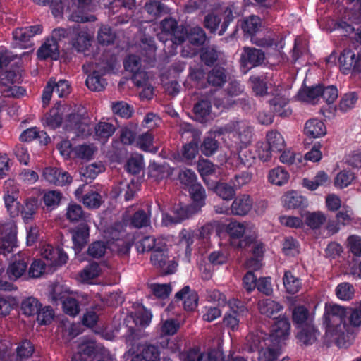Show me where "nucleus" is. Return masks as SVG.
<instances>
[{
  "mask_svg": "<svg viewBox=\"0 0 361 361\" xmlns=\"http://www.w3.org/2000/svg\"><path fill=\"white\" fill-rule=\"evenodd\" d=\"M63 114L68 115L64 124L67 130H73L78 136L85 137L90 135L92 127L90 118L82 116L81 112L77 114L71 112V107L68 106L58 104L52 109L44 118V125L53 129L58 128L61 123V116Z\"/></svg>",
  "mask_w": 361,
  "mask_h": 361,
  "instance_id": "obj_1",
  "label": "nucleus"
},
{
  "mask_svg": "<svg viewBox=\"0 0 361 361\" xmlns=\"http://www.w3.org/2000/svg\"><path fill=\"white\" fill-rule=\"evenodd\" d=\"M348 316V308L343 306L332 304L326 305L324 313V325L326 333L331 336H336L338 346H345L341 345V339L344 338V335L347 331V324L345 318Z\"/></svg>",
  "mask_w": 361,
  "mask_h": 361,
  "instance_id": "obj_2",
  "label": "nucleus"
},
{
  "mask_svg": "<svg viewBox=\"0 0 361 361\" xmlns=\"http://www.w3.org/2000/svg\"><path fill=\"white\" fill-rule=\"evenodd\" d=\"M212 131L215 136L231 135L235 143L243 146L250 144L252 137V127L245 120H232L223 126L214 128Z\"/></svg>",
  "mask_w": 361,
  "mask_h": 361,
  "instance_id": "obj_3",
  "label": "nucleus"
},
{
  "mask_svg": "<svg viewBox=\"0 0 361 361\" xmlns=\"http://www.w3.org/2000/svg\"><path fill=\"white\" fill-rule=\"evenodd\" d=\"M228 306L230 310L224 314L223 324L232 331H237L240 319L247 315L248 310L243 302L235 299L230 300Z\"/></svg>",
  "mask_w": 361,
  "mask_h": 361,
  "instance_id": "obj_4",
  "label": "nucleus"
},
{
  "mask_svg": "<svg viewBox=\"0 0 361 361\" xmlns=\"http://www.w3.org/2000/svg\"><path fill=\"white\" fill-rule=\"evenodd\" d=\"M226 231L231 238V245L235 247H246L255 240V236L247 235V228L244 223L231 221L226 226Z\"/></svg>",
  "mask_w": 361,
  "mask_h": 361,
  "instance_id": "obj_5",
  "label": "nucleus"
},
{
  "mask_svg": "<svg viewBox=\"0 0 361 361\" xmlns=\"http://www.w3.org/2000/svg\"><path fill=\"white\" fill-rule=\"evenodd\" d=\"M17 226L12 221L0 224V254L6 256L17 246Z\"/></svg>",
  "mask_w": 361,
  "mask_h": 361,
  "instance_id": "obj_6",
  "label": "nucleus"
},
{
  "mask_svg": "<svg viewBox=\"0 0 361 361\" xmlns=\"http://www.w3.org/2000/svg\"><path fill=\"white\" fill-rule=\"evenodd\" d=\"M66 6V12L70 13L68 18L73 21L85 23L95 20L94 16L86 13L94 10L92 0H78L77 5L72 4L70 6L68 4Z\"/></svg>",
  "mask_w": 361,
  "mask_h": 361,
  "instance_id": "obj_7",
  "label": "nucleus"
},
{
  "mask_svg": "<svg viewBox=\"0 0 361 361\" xmlns=\"http://www.w3.org/2000/svg\"><path fill=\"white\" fill-rule=\"evenodd\" d=\"M267 145L263 144L258 146V156L263 161H267L271 158V151L281 152L285 147V140L281 133L276 130L269 131L267 134Z\"/></svg>",
  "mask_w": 361,
  "mask_h": 361,
  "instance_id": "obj_8",
  "label": "nucleus"
},
{
  "mask_svg": "<svg viewBox=\"0 0 361 361\" xmlns=\"http://www.w3.org/2000/svg\"><path fill=\"white\" fill-rule=\"evenodd\" d=\"M4 200L5 206L11 216L16 217L20 214V206L18 202V188L13 180L8 179L4 183Z\"/></svg>",
  "mask_w": 361,
  "mask_h": 361,
  "instance_id": "obj_9",
  "label": "nucleus"
},
{
  "mask_svg": "<svg viewBox=\"0 0 361 361\" xmlns=\"http://www.w3.org/2000/svg\"><path fill=\"white\" fill-rule=\"evenodd\" d=\"M19 77L13 72L4 73L0 78V91L6 97H20L25 94V90L22 87L15 85Z\"/></svg>",
  "mask_w": 361,
  "mask_h": 361,
  "instance_id": "obj_10",
  "label": "nucleus"
},
{
  "mask_svg": "<svg viewBox=\"0 0 361 361\" xmlns=\"http://www.w3.org/2000/svg\"><path fill=\"white\" fill-rule=\"evenodd\" d=\"M265 59L264 53L256 48L246 47L240 58V69L244 73L256 66L261 65Z\"/></svg>",
  "mask_w": 361,
  "mask_h": 361,
  "instance_id": "obj_11",
  "label": "nucleus"
},
{
  "mask_svg": "<svg viewBox=\"0 0 361 361\" xmlns=\"http://www.w3.org/2000/svg\"><path fill=\"white\" fill-rule=\"evenodd\" d=\"M40 254L49 267L61 266L66 264L68 259L67 254L62 249L54 247L51 245H42Z\"/></svg>",
  "mask_w": 361,
  "mask_h": 361,
  "instance_id": "obj_12",
  "label": "nucleus"
},
{
  "mask_svg": "<svg viewBox=\"0 0 361 361\" xmlns=\"http://www.w3.org/2000/svg\"><path fill=\"white\" fill-rule=\"evenodd\" d=\"M270 342L269 334L261 330L251 331L246 336L245 350L255 353Z\"/></svg>",
  "mask_w": 361,
  "mask_h": 361,
  "instance_id": "obj_13",
  "label": "nucleus"
},
{
  "mask_svg": "<svg viewBox=\"0 0 361 361\" xmlns=\"http://www.w3.org/2000/svg\"><path fill=\"white\" fill-rule=\"evenodd\" d=\"M338 62L340 70L345 75L361 73L357 68L360 65L359 57L351 49H344L338 58Z\"/></svg>",
  "mask_w": 361,
  "mask_h": 361,
  "instance_id": "obj_14",
  "label": "nucleus"
},
{
  "mask_svg": "<svg viewBox=\"0 0 361 361\" xmlns=\"http://www.w3.org/2000/svg\"><path fill=\"white\" fill-rule=\"evenodd\" d=\"M42 32V27L39 25L18 28L13 32L14 46L22 49L30 46V39L35 35Z\"/></svg>",
  "mask_w": 361,
  "mask_h": 361,
  "instance_id": "obj_15",
  "label": "nucleus"
},
{
  "mask_svg": "<svg viewBox=\"0 0 361 361\" xmlns=\"http://www.w3.org/2000/svg\"><path fill=\"white\" fill-rule=\"evenodd\" d=\"M100 347L92 340L82 339L78 346L77 353L73 359L80 361L92 360Z\"/></svg>",
  "mask_w": 361,
  "mask_h": 361,
  "instance_id": "obj_16",
  "label": "nucleus"
},
{
  "mask_svg": "<svg viewBox=\"0 0 361 361\" xmlns=\"http://www.w3.org/2000/svg\"><path fill=\"white\" fill-rule=\"evenodd\" d=\"M42 176L47 182L59 186L72 182V177L67 172L54 167L45 168Z\"/></svg>",
  "mask_w": 361,
  "mask_h": 361,
  "instance_id": "obj_17",
  "label": "nucleus"
},
{
  "mask_svg": "<svg viewBox=\"0 0 361 361\" xmlns=\"http://www.w3.org/2000/svg\"><path fill=\"white\" fill-rule=\"evenodd\" d=\"M290 324L289 320L284 317H279L271 326V334L269 335V339L281 343L286 339L290 334Z\"/></svg>",
  "mask_w": 361,
  "mask_h": 361,
  "instance_id": "obj_18",
  "label": "nucleus"
},
{
  "mask_svg": "<svg viewBox=\"0 0 361 361\" xmlns=\"http://www.w3.org/2000/svg\"><path fill=\"white\" fill-rule=\"evenodd\" d=\"M180 71L178 68L168 70L161 77V82L166 92L171 95H177L179 92L178 80Z\"/></svg>",
  "mask_w": 361,
  "mask_h": 361,
  "instance_id": "obj_19",
  "label": "nucleus"
},
{
  "mask_svg": "<svg viewBox=\"0 0 361 361\" xmlns=\"http://www.w3.org/2000/svg\"><path fill=\"white\" fill-rule=\"evenodd\" d=\"M194 46L202 45L207 39V36L202 28L194 27L189 30L182 25V44L185 40Z\"/></svg>",
  "mask_w": 361,
  "mask_h": 361,
  "instance_id": "obj_20",
  "label": "nucleus"
},
{
  "mask_svg": "<svg viewBox=\"0 0 361 361\" xmlns=\"http://www.w3.org/2000/svg\"><path fill=\"white\" fill-rule=\"evenodd\" d=\"M252 204V200L249 195H239L231 206V213L238 216L246 215L251 210Z\"/></svg>",
  "mask_w": 361,
  "mask_h": 361,
  "instance_id": "obj_21",
  "label": "nucleus"
},
{
  "mask_svg": "<svg viewBox=\"0 0 361 361\" xmlns=\"http://www.w3.org/2000/svg\"><path fill=\"white\" fill-rule=\"evenodd\" d=\"M149 80L147 73H138L133 77L134 84L141 88L140 97L142 99H151L154 95V89Z\"/></svg>",
  "mask_w": 361,
  "mask_h": 361,
  "instance_id": "obj_22",
  "label": "nucleus"
},
{
  "mask_svg": "<svg viewBox=\"0 0 361 361\" xmlns=\"http://www.w3.org/2000/svg\"><path fill=\"white\" fill-rule=\"evenodd\" d=\"M243 13V5L239 2H233L229 4L224 11V22L219 32V35H222L225 32L228 24L233 20Z\"/></svg>",
  "mask_w": 361,
  "mask_h": 361,
  "instance_id": "obj_23",
  "label": "nucleus"
},
{
  "mask_svg": "<svg viewBox=\"0 0 361 361\" xmlns=\"http://www.w3.org/2000/svg\"><path fill=\"white\" fill-rule=\"evenodd\" d=\"M27 267V261L22 256L15 257L14 261L8 267L6 274L11 281H16L24 275Z\"/></svg>",
  "mask_w": 361,
  "mask_h": 361,
  "instance_id": "obj_24",
  "label": "nucleus"
},
{
  "mask_svg": "<svg viewBox=\"0 0 361 361\" xmlns=\"http://www.w3.org/2000/svg\"><path fill=\"white\" fill-rule=\"evenodd\" d=\"M269 104L274 113L281 117H288L292 113L288 105V99L285 96L276 95L270 100Z\"/></svg>",
  "mask_w": 361,
  "mask_h": 361,
  "instance_id": "obj_25",
  "label": "nucleus"
},
{
  "mask_svg": "<svg viewBox=\"0 0 361 361\" xmlns=\"http://www.w3.org/2000/svg\"><path fill=\"white\" fill-rule=\"evenodd\" d=\"M259 312L268 317H275L283 310V305L271 298L260 300L257 304Z\"/></svg>",
  "mask_w": 361,
  "mask_h": 361,
  "instance_id": "obj_26",
  "label": "nucleus"
},
{
  "mask_svg": "<svg viewBox=\"0 0 361 361\" xmlns=\"http://www.w3.org/2000/svg\"><path fill=\"white\" fill-rule=\"evenodd\" d=\"M89 238V227L87 224H81L72 232L73 247L77 254L87 242Z\"/></svg>",
  "mask_w": 361,
  "mask_h": 361,
  "instance_id": "obj_27",
  "label": "nucleus"
},
{
  "mask_svg": "<svg viewBox=\"0 0 361 361\" xmlns=\"http://www.w3.org/2000/svg\"><path fill=\"white\" fill-rule=\"evenodd\" d=\"M320 85L302 87L298 93V98L299 100L310 104H317L320 101Z\"/></svg>",
  "mask_w": 361,
  "mask_h": 361,
  "instance_id": "obj_28",
  "label": "nucleus"
},
{
  "mask_svg": "<svg viewBox=\"0 0 361 361\" xmlns=\"http://www.w3.org/2000/svg\"><path fill=\"white\" fill-rule=\"evenodd\" d=\"M304 132L310 137L317 138L324 135L326 129L324 123L321 120L312 118L306 122Z\"/></svg>",
  "mask_w": 361,
  "mask_h": 361,
  "instance_id": "obj_29",
  "label": "nucleus"
},
{
  "mask_svg": "<svg viewBox=\"0 0 361 361\" xmlns=\"http://www.w3.org/2000/svg\"><path fill=\"white\" fill-rule=\"evenodd\" d=\"M39 58L45 59L51 58L56 60L59 56V45L54 39H47L37 51Z\"/></svg>",
  "mask_w": 361,
  "mask_h": 361,
  "instance_id": "obj_30",
  "label": "nucleus"
},
{
  "mask_svg": "<svg viewBox=\"0 0 361 361\" xmlns=\"http://www.w3.org/2000/svg\"><path fill=\"white\" fill-rule=\"evenodd\" d=\"M178 28L177 22L171 18H166L161 22L160 29L161 32L158 34L160 40L173 42V37Z\"/></svg>",
  "mask_w": 361,
  "mask_h": 361,
  "instance_id": "obj_31",
  "label": "nucleus"
},
{
  "mask_svg": "<svg viewBox=\"0 0 361 361\" xmlns=\"http://www.w3.org/2000/svg\"><path fill=\"white\" fill-rule=\"evenodd\" d=\"M74 34H76L77 36L72 42L73 48L79 52L85 51L90 46L92 35L85 30L78 32L76 28Z\"/></svg>",
  "mask_w": 361,
  "mask_h": 361,
  "instance_id": "obj_32",
  "label": "nucleus"
},
{
  "mask_svg": "<svg viewBox=\"0 0 361 361\" xmlns=\"http://www.w3.org/2000/svg\"><path fill=\"white\" fill-rule=\"evenodd\" d=\"M152 318L151 312L144 307H140L136 312L130 314L128 318V322H129V319H132L136 326L146 327L150 324Z\"/></svg>",
  "mask_w": 361,
  "mask_h": 361,
  "instance_id": "obj_33",
  "label": "nucleus"
},
{
  "mask_svg": "<svg viewBox=\"0 0 361 361\" xmlns=\"http://www.w3.org/2000/svg\"><path fill=\"white\" fill-rule=\"evenodd\" d=\"M283 282L286 292L289 294L297 293L302 287L301 280L294 276L290 271L284 272Z\"/></svg>",
  "mask_w": 361,
  "mask_h": 361,
  "instance_id": "obj_34",
  "label": "nucleus"
},
{
  "mask_svg": "<svg viewBox=\"0 0 361 361\" xmlns=\"http://www.w3.org/2000/svg\"><path fill=\"white\" fill-rule=\"evenodd\" d=\"M149 176L154 180L163 179L172 173L171 167L167 164H158L152 162L149 164Z\"/></svg>",
  "mask_w": 361,
  "mask_h": 361,
  "instance_id": "obj_35",
  "label": "nucleus"
},
{
  "mask_svg": "<svg viewBox=\"0 0 361 361\" xmlns=\"http://www.w3.org/2000/svg\"><path fill=\"white\" fill-rule=\"evenodd\" d=\"M38 209V200L36 198L27 199L20 209V214L25 223L30 221Z\"/></svg>",
  "mask_w": 361,
  "mask_h": 361,
  "instance_id": "obj_36",
  "label": "nucleus"
},
{
  "mask_svg": "<svg viewBox=\"0 0 361 361\" xmlns=\"http://www.w3.org/2000/svg\"><path fill=\"white\" fill-rule=\"evenodd\" d=\"M102 272L99 265L91 263L85 267L79 274V280L83 283H90L92 281L98 277Z\"/></svg>",
  "mask_w": 361,
  "mask_h": 361,
  "instance_id": "obj_37",
  "label": "nucleus"
},
{
  "mask_svg": "<svg viewBox=\"0 0 361 361\" xmlns=\"http://www.w3.org/2000/svg\"><path fill=\"white\" fill-rule=\"evenodd\" d=\"M39 138L40 142L46 145L49 140L47 133L44 131H39L37 128H30L24 130L20 136V140L23 142H30L34 139Z\"/></svg>",
  "mask_w": 361,
  "mask_h": 361,
  "instance_id": "obj_38",
  "label": "nucleus"
},
{
  "mask_svg": "<svg viewBox=\"0 0 361 361\" xmlns=\"http://www.w3.org/2000/svg\"><path fill=\"white\" fill-rule=\"evenodd\" d=\"M104 170V166L101 162H97L82 167L80 169V175L83 177V181L88 182L94 179L99 173Z\"/></svg>",
  "mask_w": 361,
  "mask_h": 361,
  "instance_id": "obj_39",
  "label": "nucleus"
},
{
  "mask_svg": "<svg viewBox=\"0 0 361 361\" xmlns=\"http://www.w3.org/2000/svg\"><path fill=\"white\" fill-rule=\"evenodd\" d=\"M241 27L245 34L252 36L261 29V18L257 16L252 15L244 20Z\"/></svg>",
  "mask_w": 361,
  "mask_h": 361,
  "instance_id": "obj_40",
  "label": "nucleus"
},
{
  "mask_svg": "<svg viewBox=\"0 0 361 361\" xmlns=\"http://www.w3.org/2000/svg\"><path fill=\"white\" fill-rule=\"evenodd\" d=\"M94 135L97 140L104 143L115 131L114 126L107 122H100L94 128Z\"/></svg>",
  "mask_w": 361,
  "mask_h": 361,
  "instance_id": "obj_41",
  "label": "nucleus"
},
{
  "mask_svg": "<svg viewBox=\"0 0 361 361\" xmlns=\"http://www.w3.org/2000/svg\"><path fill=\"white\" fill-rule=\"evenodd\" d=\"M188 191L192 203L204 207L205 204L206 192L203 186L200 183L192 184L188 188Z\"/></svg>",
  "mask_w": 361,
  "mask_h": 361,
  "instance_id": "obj_42",
  "label": "nucleus"
},
{
  "mask_svg": "<svg viewBox=\"0 0 361 361\" xmlns=\"http://www.w3.org/2000/svg\"><path fill=\"white\" fill-rule=\"evenodd\" d=\"M226 71L221 67H214L208 74L207 81L212 86L221 87L226 81Z\"/></svg>",
  "mask_w": 361,
  "mask_h": 361,
  "instance_id": "obj_43",
  "label": "nucleus"
},
{
  "mask_svg": "<svg viewBox=\"0 0 361 361\" xmlns=\"http://www.w3.org/2000/svg\"><path fill=\"white\" fill-rule=\"evenodd\" d=\"M268 178L272 184L283 185L288 182L289 174L283 167L278 166L269 171Z\"/></svg>",
  "mask_w": 361,
  "mask_h": 361,
  "instance_id": "obj_44",
  "label": "nucleus"
},
{
  "mask_svg": "<svg viewBox=\"0 0 361 361\" xmlns=\"http://www.w3.org/2000/svg\"><path fill=\"white\" fill-rule=\"evenodd\" d=\"M256 44L264 48L272 49L276 51L277 54H280L281 50H282L285 46L284 39L283 37H280V39L277 38V39L271 38L270 37H264L257 39Z\"/></svg>",
  "mask_w": 361,
  "mask_h": 361,
  "instance_id": "obj_45",
  "label": "nucleus"
},
{
  "mask_svg": "<svg viewBox=\"0 0 361 361\" xmlns=\"http://www.w3.org/2000/svg\"><path fill=\"white\" fill-rule=\"evenodd\" d=\"M154 137L149 133L140 135L135 140V145L143 151L156 153L158 149L153 145Z\"/></svg>",
  "mask_w": 361,
  "mask_h": 361,
  "instance_id": "obj_46",
  "label": "nucleus"
},
{
  "mask_svg": "<svg viewBox=\"0 0 361 361\" xmlns=\"http://www.w3.org/2000/svg\"><path fill=\"white\" fill-rule=\"evenodd\" d=\"M41 304L34 297H28L21 302L20 308L23 313L27 316H34L39 312Z\"/></svg>",
  "mask_w": 361,
  "mask_h": 361,
  "instance_id": "obj_47",
  "label": "nucleus"
},
{
  "mask_svg": "<svg viewBox=\"0 0 361 361\" xmlns=\"http://www.w3.org/2000/svg\"><path fill=\"white\" fill-rule=\"evenodd\" d=\"M164 239H154L153 237L147 236L136 243V248L139 252H149L152 249L156 250V247L161 246L164 243Z\"/></svg>",
  "mask_w": 361,
  "mask_h": 361,
  "instance_id": "obj_48",
  "label": "nucleus"
},
{
  "mask_svg": "<svg viewBox=\"0 0 361 361\" xmlns=\"http://www.w3.org/2000/svg\"><path fill=\"white\" fill-rule=\"evenodd\" d=\"M269 343L255 353L256 355L251 357L252 361H274L277 358V351L271 348Z\"/></svg>",
  "mask_w": 361,
  "mask_h": 361,
  "instance_id": "obj_49",
  "label": "nucleus"
},
{
  "mask_svg": "<svg viewBox=\"0 0 361 361\" xmlns=\"http://www.w3.org/2000/svg\"><path fill=\"white\" fill-rule=\"evenodd\" d=\"M328 181V175L324 171H319L313 179L304 178L303 185L310 190H315L319 186L325 185Z\"/></svg>",
  "mask_w": 361,
  "mask_h": 361,
  "instance_id": "obj_50",
  "label": "nucleus"
},
{
  "mask_svg": "<svg viewBox=\"0 0 361 361\" xmlns=\"http://www.w3.org/2000/svg\"><path fill=\"white\" fill-rule=\"evenodd\" d=\"M326 220V217L322 212H307L305 217L306 224L312 229L319 228Z\"/></svg>",
  "mask_w": 361,
  "mask_h": 361,
  "instance_id": "obj_51",
  "label": "nucleus"
},
{
  "mask_svg": "<svg viewBox=\"0 0 361 361\" xmlns=\"http://www.w3.org/2000/svg\"><path fill=\"white\" fill-rule=\"evenodd\" d=\"M305 199L297 192L292 191L286 194L283 197L285 207L288 209H295L305 204Z\"/></svg>",
  "mask_w": 361,
  "mask_h": 361,
  "instance_id": "obj_52",
  "label": "nucleus"
},
{
  "mask_svg": "<svg viewBox=\"0 0 361 361\" xmlns=\"http://www.w3.org/2000/svg\"><path fill=\"white\" fill-rule=\"evenodd\" d=\"M214 191L218 196L224 200H230L233 199L235 195V188L234 186L232 184L230 185L226 183H217Z\"/></svg>",
  "mask_w": 361,
  "mask_h": 361,
  "instance_id": "obj_53",
  "label": "nucleus"
},
{
  "mask_svg": "<svg viewBox=\"0 0 361 361\" xmlns=\"http://www.w3.org/2000/svg\"><path fill=\"white\" fill-rule=\"evenodd\" d=\"M355 289L352 284L348 282L339 283L336 288V295L338 299L348 301L353 298Z\"/></svg>",
  "mask_w": 361,
  "mask_h": 361,
  "instance_id": "obj_54",
  "label": "nucleus"
},
{
  "mask_svg": "<svg viewBox=\"0 0 361 361\" xmlns=\"http://www.w3.org/2000/svg\"><path fill=\"white\" fill-rule=\"evenodd\" d=\"M85 82L87 87L92 91H101L106 85V80L96 71L87 76Z\"/></svg>",
  "mask_w": 361,
  "mask_h": 361,
  "instance_id": "obj_55",
  "label": "nucleus"
},
{
  "mask_svg": "<svg viewBox=\"0 0 361 361\" xmlns=\"http://www.w3.org/2000/svg\"><path fill=\"white\" fill-rule=\"evenodd\" d=\"M124 67L127 71L133 73V77L138 73H147L142 70L140 59L135 55H130L124 61Z\"/></svg>",
  "mask_w": 361,
  "mask_h": 361,
  "instance_id": "obj_56",
  "label": "nucleus"
},
{
  "mask_svg": "<svg viewBox=\"0 0 361 361\" xmlns=\"http://www.w3.org/2000/svg\"><path fill=\"white\" fill-rule=\"evenodd\" d=\"M267 76L252 75L250 78L252 90L257 95L263 96L267 92Z\"/></svg>",
  "mask_w": 361,
  "mask_h": 361,
  "instance_id": "obj_57",
  "label": "nucleus"
},
{
  "mask_svg": "<svg viewBox=\"0 0 361 361\" xmlns=\"http://www.w3.org/2000/svg\"><path fill=\"white\" fill-rule=\"evenodd\" d=\"M358 96L355 92L345 94L341 99L338 109L342 112H347L355 106Z\"/></svg>",
  "mask_w": 361,
  "mask_h": 361,
  "instance_id": "obj_58",
  "label": "nucleus"
},
{
  "mask_svg": "<svg viewBox=\"0 0 361 361\" xmlns=\"http://www.w3.org/2000/svg\"><path fill=\"white\" fill-rule=\"evenodd\" d=\"M167 249L165 243L161 246L156 247V250L152 252L151 256V261L154 265L164 269L166 264V256L164 251Z\"/></svg>",
  "mask_w": 361,
  "mask_h": 361,
  "instance_id": "obj_59",
  "label": "nucleus"
},
{
  "mask_svg": "<svg viewBox=\"0 0 361 361\" xmlns=\"http://www.w3.org/2000/svg\"><path fill=\"white\" fill-rule=\"evenodd\" d=\"M35 350L34 345L28 340L21 341L16 348V357L21 360H26L31 357Z\"/></svg>",
  "mask_w": 361,
  "mask_h": 361,
  "instance_id": "obj_60",
  "label": "nucleus"
},
{
  "mask_svg": "<svg viewBox=\"0 0 361 361\" xmlns=\"http://www.w3.org/2000/svg\"><path fill=\"white\" fill-rule=\"evenodd\" d=\"M139 348L146 361L160 360V351L158 347L151 344H145L140 345Z\"/></svg>",
  "mask_w": 361,
  "mask_h": 361,
  "instance_id": "obj_61",
  "label": "nucleus"
},
{
  "mask_svg": "<svg viewBox=\"0 0 361 361\" xmlns=\"http://www.w3.org/2000/svg\"><path fill=\"white\" fill-rule=\"evenodd\" d=\"M70 294V289L66 285L56 283L52 287L51 297L56 302L58 300L63 302L68 296H71Z\"/></svg>",
  "mask_w": 361,
  "mask_h": 361,
  "instance_id": "obj_62",
  "label": "nucleus"
},
{
  "mask_svg": "<svg viewBox=\"0 0 361 361\" xmlns=\"http://www.w3.org/2000/svg\"><path fill=\"white\" fill-rule=\"evenodd\" d=\"M316 334L317 331L314 326L310 325L307 328H302L298 333L297 337L305 345H310L316 340Z\"/></svg>",
  "mask_w": 361,
  "mask_h": 361,
  "instance_id": "obj_63",
  "label": "nucleus"
},
{
  "mask_svg": "<svg viewBox=\"0 0 361 361\" xmlns=\"http://www.w3.org/2000/svg\"><path fill=\"white\" fill-rule=\"evenodd\" d=\"M82 202L87 208L97 209L102 204V197L98 192L92 190L82 197Z\"/></svg>",
  "mask_w": 361,
  "mask_h": 361,
  "instance_id": "obj_64",
  "label": "nucleus"
}]
</instances>
